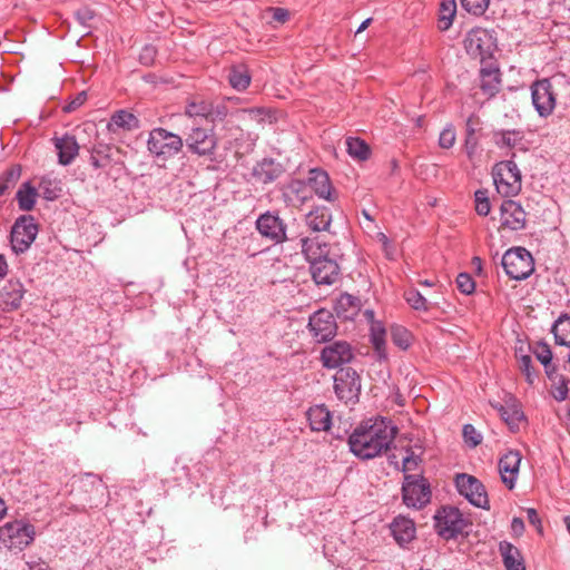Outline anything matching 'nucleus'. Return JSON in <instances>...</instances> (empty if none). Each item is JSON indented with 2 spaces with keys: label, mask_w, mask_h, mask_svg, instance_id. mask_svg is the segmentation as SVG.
Segmentation results:
<instances>
[{
  "label": "nucleus",
  "mask_w": 570,
  "mask_h": 570,
  "mask_svg": "<svg viewBox=\"0 0 570 570\" xmlns=\"http://www.w3.org/2000/svg\"><path fill=\"white\" fill-rule=\"evenodd\" d=\"M397 433L391 420L379 416L361 422L348 436L350 451L361 460H371L390 450Z\"/></svg>",
  "instance_id": "1"
},
{
  "label": "nucleus",
  "mask_w": 570,
  "mask_h": 570,
  "mask_svg": "<svg viewBox=\"0 0 570 570\" xmlns=\"http://www.w3.org/2000/svg\"><path fill=\"white\" fill-rule=\"evenodd\" d=\"M302 253L309 263V272L314 282L318 285H332L340 277L337 262L330 257L327 243H320L317 238H301Z\"/></svg>",
  "instance_id": "2"
},
{
  "label": "nucleus",
  "mask_w": 570,
  "mask_h": 570,
  "mask_svg": "<svg viewBox=\"0 0 570 570\" xmlns=\"http://www.w3.org/2000/svg\"><path fill=\"white\" fill-rule=\"evenodd\" d=\"M463 46L472 59H479L481 65H485L494 60L493 55L498 49L495 32L475 27L465 35Z\"/></svg>",
  "instance_id": "3"
},
{
  "label": "nucleus",
  "mask_w": 570,
  "mask_h": 570,
  "mask_svg": "<svg viewBox=\"0 0 570 570\" xmlns=\"http://www.w3.org/2000/svg\"><path fill=\"white\" fill-rule=\"evenodd\" d=\"M36 537L33 524L24 520H13L0 527V549L21 552Z\"/></svg>",
  "instance_id": "4"
},
{
  "label": "nucleus",
  "mask_w": 570,
  "mask_h": 570,
  "mask_svg": "<svg viewBox=\"0 0 570 570\" xmlns=\"http://www.w3.org/2000/svg\"><path fill=\"white\" fill-rule=\"evenodd\" d=\"M501 264L505 274L515 281L527 279L534 271L533 257L523 247L508 249L502 256Z\"/></svg>",
  "instance_id": "5"
},
{
  "label": "nucleus",
  "mask_w": 570,
  "mask_h": 570,
  "mask_svg": "<svg viewBox=\"0 0 570 570\" xmlns=\"http://www.w3.org/2000/svg\"><path fill=\"white\" fill-rule=\"evenodd\" d=\"M492 175L497 191L503 197H513L520 193L521 174L514 161L507 160L497 164Z\"/></svg>",
  "instance_id": "6"
},
{
  "label": "nucleus",
  "mask_w": 570,
  "mask_h": 570,
  "mask_svg": "<svg viewBox=\"0 0 570 570\" xmlns=\"http://www.w3.org/2000/svg\"><path fill=\"white\" fill-rule=\"evenodd\" d=\"M228 115V108L224 102H214L210 100L193 98L185 106V116L200 120L206 124L222 122Z\"/></svg>",
  "instance_id": "7"
},
{
  "label": "nucleus",
  "mask_w": 570,
  "mask_h": 570,
  "mask_svg": "<svg viewBox=\"0 0 570 570\" xmlns=\"http://www.w3.org/2000/svg\"><path fill=\"white\" fill-rule=\"evenodd\" d=\"M402 500L407 508L422 509L431 500V488L422 475L404 474Z\"/></svg>",
  "instance_id": "8"
},
{
  "label": "nucleus",
  "mask_w": 570,
  "mask_h": 570,
  "mask_svg": "<svg viewBox=\"0 0 570 570\" xmlns=\"http://www.w3.org/2000/svg\"><path fill=\"white\" fill-rule=\"evenodd\" d=\"M334 393L340 401L345 404H355L358 402L361 394V376L358 373L347 366L341 367L333 376Z\"/></svg>",
  "instance_id": "9"
},
{
  "label": "nucleus",
  "mask_w": 570,
  "mask_h": 570,
  "mask_svg": "<svg viewBox=\"0 0 570 570\" xmlns=\"http://www.w3.org/2000/svg\"><path fill=\"white\" fill-rule=\"evenodd\" d=\"M436 533L445 540L454 539L463 533L468 525L458 508L443 507L434 515Z\"/></svg>",
  "instance_id": "10"
},
{
  "label": "nucleus",
  "mask_w": 570,
  "mask_h": 570,
  "mask_svg": "<svg viewBox=\"0 0 570 570\" xmlns=\"http://www.w3.org/2000/svg\"><path fill=\"white\" fill-rule=\"evenodd\" d=\"M38 234V225L33 216L22 215L16 219L11 233V248L16 254L24 253L35 242Z\"/></svg>",
  "instance_id": "11"
},
{
  "label": "nucleus",
  "mask_w": 570,
  "mask_h": 570,
  "mask_svg": "<svg viewBox=\"0 0 570 570\" xmlns=\"http://www.w3.org/2000/svg\"><path fill=\"white\" fill-rule=\"evenodd\" d=\"M455 485L461 495L476 508L489 510V498L482 482L473 475L461 473L455 476Z\"/></svg>",
  "instance_id": "12"
},
{
  "label": "nucleus",
  "mask_w": 570,
  "mask_h": 570,
  "mask_svg": "<svg viewBox=\"0 0 570 570\" xmlns=\"http://www.w3.org/2000/svg\"><path fill=\"white\" fill-rule=\"evenodd\" d=\"M256 229L264 237L274 244H282L288 239L287 226L278 212L267 210L261 214L255 222Z\"/></svg>",
  "instance_id": "13"
},
{
  "label": "nucleus",
  "mask_w": 570,
  "mask_h": 570,
  "mask_svg": "<svg viewBox=\"0 0 570 570\" xmlns=\"http://www.w3.org/2000/svg\"><path fill=\"white\" fill-rule=\"evenodd\" d=\"M80 490L86 494L80 511L87 509H97L107 505L109 501V491L102 480L94 474H88L80 484Z\"/></svg>",
  "instance_id": "14"
},
{
  "label": "nucleus",
  "mask_w": 570,
  "mask_h": 570,
  "mask_svg": "<svg viewBox=\"0 0 570 570\" xmlns=\"http://www.w3.org/2000/svg\"><path fill=\"white\" fill-rule=\"evenodd\" d=\"M308 330L315 342L325 343L336 335L337 324L334 315L322 308L309 316Z\"/></svg>",
  "instance_id": "15"
},
{
  "label": "nucleus",
  "mask_w": 570,
  "mask_h": 570,
  "mask_svg": "<svg viewBox=\"0 0 570 570\" xmlns=\"http://www.w3.org/2000/svg\"><path fill=\"white\" fill-rule=\"evenodd\" d=\"M532 105L541 117H548L556 107V94L552 83L544 78L531 85Z\"/></svg>",
  "instance_id": "16"
},
{
  "label": "nucleus",
  "mask_w": 570,
  "mask_h": 570,
  "mask_svg": "<svg viewBox=\"0 0 570 570\" xmlns=\"http://www.w3.org/2000/svg\"><path fill=\"white\" fill-rule=\"evenodd\" d=\"M320 358L325 368H341L354 358V353L350 343L335 341L321 351Z\"/></svg>",
  "instance_id": "17"
},
{
  "label": "nucleus",
  "mask_w": 570,
  "mask_h": 570,
  "mask_svg": "<svg viewBox=\"0 0 570 570\" xmlns=\"http://www.w3.org/2000/svg\"><path fill=\"white\" fill-rule=\"evenodd\" d=\"M305 181L312 191V196L315 195L330 203L337 200V190L333 187L330 175L323 168H311Z\"/></svg>",
  "instance_id": "18"
},
{
  "label": "nucleus",
  "mask_w": 570,
  "mask_h": 570,
  "mask_svg": "<svg viewBox=\"0 0 570 570\" xmlns=\"http://www.w3.org/2000/svg\"><path fill=\"white\" fill-rule=\"evenodd\" d=\"M527 214L522 206L512 199L503 200L500 207V228L521 230L525 227Z\"/></svg>",
  "instance_id": "19"
},
{
  "label": "nucleus",
  "mask_w": 570,
  "mask_h": 570,
  "mask_svg": "<svg viewBox=\"0 0 570 570\" xmlns=\"http://www.w3.org/2000/svg\"><path fill=\"white\" fill-rule=\"evenodd\" d=\"M521 460L522 455L518 450H508L499 459L498 470L501 476V481L509 490H512L515 487Z\"/></svg>",
  "instance_id": "20"
},
{
  "label": "nucleus",
  "mask_w": 570,
  "mask_h": 570,
  "mask_svg": "<svg viewBox=\"0 0 570 570\" xmlns=\"http://www.w3.org/2000/svg\"><path fill=\"white\" fill-rule=\"evenodd\" d=\"M284 173V165L269 157L257 161L252 169V176L255 181L263 185L276 181Z\"/></svg>",
  "instance_id": "21"
},
{
  "label": "nucleus",
  "mask_w": 570,
  "mask_h": 570,
  "mask_svg": "<svg viewBox=\"0 0 570 570\" xmlns=\"http://www.w3.org/2000/svg\"><path fill=\"white\" fill-rule=\"evenodd\" d=\"M282 197L287 206L302 207L311 200L312 191L303 179H292L282 188Z\"/></svg>",
  "instance_id": "22"
},
{
  "label": "nucleus",
  "mask_w": 570,
  "mask_h": 570,
  "mask_svg": "<svg viewBox=\"0 0 570 570\" xmlns=\"http://www.w3.org/2000/svg\"><path fill=\"white\" fill-rule=\"evenodd\" d=\"M26 289L19 279H9L0 289V309L16 311L20 307Z\"/></svg>",
  "instance_id": "23"
},
{
  "label": "nucleus",
  "mask_w": 570,
  "mask_h": 570,
  "mask_svg": "<svg viewBox=\"0 0 570 570\" xmlns=\"http://www.w3.org/2000/svg\"><path fill=\"white\" fill-rule=\"evenodd\" d=\"M480 89L483 95L494 97L501 89V71L497 61H489L480 69Z\"/></svg>",
  "instance_id": "24"
},
{
  "label": "nucleus",
  "mask_w": 570,
  "mask_h": 570,
  "mask_svg": "<svg viewBox=\"0 0 570 570\" xmlns=\"http://www.w3.org/2000/svg\"><path fill=\"white\" fill-rule=\"evenodd\" d=\"M490 405L499 413L500 417L512 432L520 429V423L524 420V414L513 396H510L505 404L490 402Z\"/></svg>",
  "instance_id": "25"
},
{
  "label": "nucleus",
  "mask_w": 570,
  "mask_h": 570,
  "mask_svg": "<svg viewBox=\"0 0 570 570\" xmlns=\"http://www.w3.org/2000/svg\"><path fill=\"white\" fill-rule=\"evenodd\" d=\"M309 428L314 432H326L332 425V413L325 404L311 406L306 412Z\"/></svg>",
  "instance_id": "26"
},
{
  "label": "nucleus",
  "mask_w": 570,
  "mask_h": 570,
  "mask_svg": "<svg viewBox=\"0 0 570 570\" xmlns=\"http://www.w3.org/2000/svg\"><path fill=\"white\" fill-rule=\"evenodd\" d=\"M391 531L400 546H404L411 542L415 538V524L414 522L405 517H396L392 524Z\"/></svg>",
  "instance_id": "27"
},
{
  "label": "nucleus",
  "mask_w": 570,
  "mask_h": 570,
  "mask_svg": "<svg viewBox=\"0 0 570 570\" xmlns=\"http://www.w3.org/2000/svg\"><path fill=\"white\" fill-rule=\"evenodd\" d=\"M332 223V214L325 206H316L306 215V225L313 232H325Z\"/></svg>",
  "instance_id": "28"
},
{
  "label": "nucleus",
  "mask_w": 570,
  "mask_h": 570,
  "mask_svg": "<svg viewBox=\"0 0 570 570\" xmlns=\"http://www.w3.org/2000/svg\"><path fill=\"white\" fill-rule=\"evenodd\" d=\"M115 145H94L90 150V161L95 168L107 167L119 150L114 148Z\"/></svg>",
  "instance_id": "29"
},
{
  "label": "nucleus",
  "mask_w": 570,
  "mask_h": 570,
  "mask_svg": "<svg viewBox=\"0 0 570 570\" xmlns=\"http://www.w3.org/2000/svg\"><path fill=\"white\" fill-rule=\"evenodd\" d=\"M500 552L507 570H525L520 551L517 547L504 541L500 543Z\"/></svg>",
  "instance_id": "30"
},
{
  "label": "nucleus",
  "mask_w": 570,
  "mask_h": 570,
  "mask_svg": "<svg viewBox=\"0 0 570 570\" xmlns=\"http://www.w3.org/2000/svg\"><path fill=\"white\" fill-rule=\"evenodd\" d=\"M546 374L551 382V395L553 399L558 402L564 401L569 392V380L562 374L558 373L557 367L551 371H547Z\"/></svg>",
  "instance_id": "31"
},
{
  "label": "nucleus",
  "mask_w": 570,
  "mask_h": 570,
  "mask_svg": "<svg viewBox=\"0 0 570 570\" xmlns=\"http://www.w3.org/2000/svg\"><path fill=\"white\" fill-rule=\"evenodd\" d=\"M38 190L30 181L23 183L16 194L19 209L30 212L35 208Z\"/></svg>",
  "instance_id": "32"
},
{
  "label": "nucleus",
  "mask_w": 570,
  "mask_h": 570,
  "mask_svg": "<svg viewBox=\"0 0 570 570\" xmlns=\"http://www.w3.org/2000/svg\"><path fill=\"white\" fill-rule=\"evenodd\" d=\"M121 128L125 130H132L139 128V119L130 111L120 109L112 114L108 122V129Z\"/></svg>",
  "instance_id": "33"
},
{
  "label": "nucleus",
  "mask_w": 570,
  "mask_h": 570,
  "mask_svg": "<svg viewBox=\"0 0 570 570\" xmlns=\"http://www.w3.org/2000/svg\"><path fill=\"white\" fill-rule=\"evenodd\" d=\"M252 80V75L245 65L233 66L228 73L229 85L238 90L243 91L248 88Z\"/></svg>",
  "instance_id": "34"
},
{
  "label": "nucleus",
  "mask_w": 570,
  "mask_h": 570,
  "mask_svg": "<svg viewBox=\"0 0 570 570\" xmlns=\"http://www.w3.org/2000/svg\"><path fill=\"white\" fill-rule=\"evenodd\" d=\"M335 309L344 318H354L360 312V299L351 294H342Z\"/></svg>",
  "instance_id": "35"
},
{
  "label": "nucleus",
  "mask_w": 570,
  "mask_h": 570,
  "mask_svg": "<svg viewBox=\"0 0 570 570\" xmlns=\"http://www.w3.org/2000/svg\"><path fill=\"white\" fill-rule=\"evenodd\" d=\"M515 357L518 360L519 368L525 376L527 382L533 385L538 379L539 372L534 368L531 355L523 353V347L515 350Z\"/></svg>",
  "instance_id": "36"
},
{
  "label": "nucleus",
  "mask_w": 570,
  "mask_h": 570,
  "mask_svg": "<svg viewBox=\"0 0 570 570\" xmlns=\"http://www.w3.org/2000/svg\"><path fill=\"white\" fill-rule=\"evenodd\" d=\"M39 189L41 190V196L49 202L56 200L61 196V181L56 177H51L50 175H46L41 177L39 183Z\"/></svg>",
  "instance_id": "37"
},
{
  "label": "nucleus",
  "mask_w": 570,
  "mask_h": 570,
  "mask_svg": "<svg viewBox=\"0 0 570 570\" xmlns=\"http://www.w3.org/2000/svg\"><path fill=\"white\" fill-rule=\"evenodd\" d=\"M554 342L561 346L570 347V316H560L552 326Z\"/></svg>",
  "instance_id": "38"
},
{
  "label": "nucleus",
  "mask_w": 570,
  "mask_h": 570,
  "mask_svg": "<svg viewBox=\"0 0 570 570\" xmlns=\"http://www.w3.org/2000/svg\"><path fill=\"white\" fill-rule=\"evenodd\" d=\"M456 14V1L455 0H441L439 10V29L446 31L453 23V19Z\"/></svg>",
  "instance_id": "39"
},
{
  "label": "nucleus",
  "mask_w": 570,
  "mask_h": 570,
  "mask_svg": "<svg viewBox=\"0 0 570 570\" xmlns=\"http://www.w3.org/2000/svg\"><path fill=\"white\" fill-rule=\"evenodd\" d=\"M529 350L534 354L535 358L543 365L544 372L551 371L557 366L552 363V351L546 342H537L529 346Z\"/></svg>",
  "instance_id": "40"
},
{
  "label": "nucleus",
  "mask_w": 570,
  "mask_h": 570,
  "mask_svg": "<svg viewBox=\"0 0 570 570\" xmlns=\"http://www.w3.org/2000/svg\"><path fill=\"white\" fill-rule=\"evenodd\" d=\"M20 175L21 168L18 165L9 167L0 175V197L17 184Z\"/></svg>",
  "instance_id": "41"
},
{
  "label": "nucleus",
  "mask_w": 570,
  "mask_h": 570,
  "mask_svg": "<svg viewBox=\"0 0 570 570\" xmlns=\"http://www.w3.org/2000/svg\"><path fill=\"white\" fill-rule=\"evenodd\" d=\"M483 127L480 118L471 115L465 122V139L464 142H478V140L484 138L482 132Z\"/></svg>",
  "instance_id": "42"
},
{
  "label": "nucleus",
  "mask_w": 570,
  "mask_h": 570,
  "mask_svg": "<svg viewBox=\"0 0 570 570\" xmlns=\"http://www.w3.org/2000/svg\"><path fill=\"white\" fill-rule=\"evenodd\" d=\"M371 343L379 360H386V347H385V330L381 326H372L371 330Z\"/></svg>",
  "instance_id": "43"
},
{
  "label": "nucleus",
  "mask_w": 570,
  "mask_h": 570,
  "mask_svg": "<svg viewBox=\"0 0 570 570\" xmlns=\"http://www.w3.org/2000/svg\"><path fill=\"white\" fill-rule=\"evenodd\" d=\"M183 145H148V149L155 155L159 166H164L167 156L178 154Z\"/></svg>",
  "instance_id": "44"
},
{
  "label": "nucleus",
  "mask_w": 570,
  "mask_h": 570,
  "mask_svg": "<svg viewBox=\"0 0 570 570\" xmlns=\"http://www.w3.org/2000/svg\"><path fill=\"white\" fill-rule=\"evenodd\" d=\"M391 340L401 350H407L412 343V334L404 326L391 327Z\"/></svg>",
  "instance_id": "45"
},
{
  "label": "nucleus",
  "mask_w": 570,
  "mask_h": 570,
  "mask_svg": "<svg viewBox=\"0 0 570 570\" xmlns=\"http://www.w3.org/2000/svg\"><path fill=\"white\" fill-rule=\"evenodd\" d=\"M404 298L416 311L428 312L430 308L428 299L416 288L407 289L404 293Z\"/></svg>",
  "instance_id": "46"
},
{
  "label": "nucleus",
  "mask_w": 570,
  "mask_h": 570,
  "mask_svg": "<svg viewBox=\"0 0 570 570\" xmlns=\"http://www.w3.org/2000/svg\"><path fill=\"white\" fill-rule=\"evenodd\" d=\"M57 148L58 161L67 166L73 161L79 154L80 145H55Z\"/></svg>",
  "instance_id": "47"
},
{
  "label": "nucleus",
  "mask_w": 570,
  "mask_h": 570,
  "mask_svg": "<svg viewBox=\"0 0 570 570\" xmlns=\"http://www.w3.org/2000/svg\"><path fill=\"white\" fill-rule=\"evenodd\" d=\"M475 212L480 216H488L491 210V204L487 189H478L474 193Z\"/></svg>",
  "instance_id": "48"
},
{
  "label": "nucleus",
  "mask_w": 570,
  "mask_h": 570,
  "mask_svg": "<svg viewBox=\"0 0 570 570\" xmlns=\"http://www.w3.org/2000/svg\"><path fill=\"white\" fill-rule=\"evenodd\" d=\"M75 18L87 30L86 35H88L91 28L90 21L96 18V11L88 6H82L75 11Z\"/></svg>",
  "instance_id": "49"
},
{
  "label": "nucleus",
  "mask_w": 570,
  "mask_h": 570,
  "mask_svg": "<svg viewBox=\"0 0 570 570\" xmlns=\"http://www.w3.org/2000/svg\"><path fill=\"white\" fill-rule=\"evenodd\" d=\"M210 126H193L191 132L189 134L187 138V142H205L213 134L214 126L213 124H209Z\"/></svg>",
  "instance_id": "50"
},
{
  "label": "nucleus",
  "mask_w": 570,
  "mask_h": 570,
  "mask_svg": "<svg viewBox=\"0 0 570 570\" xmlns=\"http://www.w3.org/2000/svg\"><path fill=\"white\" fill-rule=\"evenodd\" d=\"M490 0H461L462 8L473 16H482Z\"/></svg>",
  "instance_id": "51"
},
{
  "label": "nucleus",
  "mask_w": 570,
  "mask_h": 570,
  "mask_svg": "<svg viewBox=\"0 0 570 570\" xmlns=\"http://www.w3.org/2000/svg\"><path fill=\"white\" fill-rule=\"evenodd\" d=\"M463 440L471 449L476 448L482 442V435L472 424H464L462 430Z\"/></svg>",
  "instance_id": "52"
},
{
  "label": "nucleus",
  "mask_w": 570,
  "mask_h": 570,
  "mask_svg": "<svg viewBox=\"0 0 570 570\" xmlns=\"http://www.w3.org/2000/svg\"><path fill=\"white\" fill-rule=\"evenodd\" d=\"M249 114L253 119L259 121V122H268L273 124L277 119V111L273 109H266V108H253L249 109Z\"/></svg>",
  "instance_id": "53"
},
{
  "label": "nucleus",
  "mask_w": 570,
  "mask_h": 570,
  "mask_svg": "<svg viewBox=\"0 0 570 570\" xmlns=\"http://www.w3.org/2000/svg\"><path fill=\"white\" fill-rule=\"evenodd\" d=\"M456 286L465 295H470L475 291V282L469 273H460L458 275Z\"/></svg>",
  "instance_id": "54"
},
{
  "label": "nucleus",
  "mask_w": 570,
  "mask_h": 570,
  "mask_svg": "<svg viewBox=\"0 0 570 570\" xmlns=\"http://www.w3.org/2000/svg\"><path fill=\"white\" fill-rule=\"evenodd\" d=\"M347 154L360 161L366 160L371 156L370 145H346Z\"/></svg>",
  "instance_id": "55"
},
{
  "label": "nucleus",
  "mask_w": 570,
  "mask_h": 570,
  "mask_svg": "<svg viewBox=\"0 0 570 570\" xmlns=\"http://www.w3.org/2000/svg\"><path fill=\"white\" fill-rule=\"evenodd\" d=\"M168 138H176L177 142H183L181 138L170 131L163 128H155L149 132L147 142H159Z\"/></svg>",
  "instance_id": "56"
},
{
  "label": "nucleus",
  "mask_w": 570,
  "mask_h": 570,
  "mask_svg": "<svg viewBox=\"0 0 570 570\" xmlns=\"http://www.w3.org/2000/svg\"><path fill=\"white\" fill-rule=\"evenodd\" d=\"M406 456L403 459L402 471L406 474L407 471L415 470L421 463V456L416 455L410 448L406 449Z\"/></svg>",
  "instance_id": "57"
},
{
  "label": "nucleus",
  "mask_w": 570,
  "mask_h": 570,
  "mask_svg": "<svg viewBox=\"0 0 570 570\" xmlns=\"http://www.w3.org/2000/svg\"><path fill=\"white\" fill-rule=\"evenodd\" d=\"M88 98V95H87V91L82 90L80 92H78L71 101H69L68 104H66L63 107H62V110L67 114H70V112H73L75 110H77L79 107H81L86 100Z\"/></svg>",
  "instance_id": "58"
},
{
  "label": "nucleus",
  "mask_w": 570,
  "mask_h": 570,
  "mask_svg": "<svg viewBox=\"0 0 570 570\" xmlns=\"http://www.w3.org/2000/svg\"><path fill=\"white\" fill-rule=\"evenodd\" d=\"M157 50L154 46H145L139 55V61L144 66H150L155 61Z\"/></svg>",
  "instance_id": "59"
},
{
  "label": "nucleus",
  "mask_w": 570,
  "mask_h": 570,
  "mask_svg": "<svg viewBox=\"0 0 570 570\" xmlns=\"http://www.w3.org/2000/svg\"><path fill=\"white\" fill-rule=\"evenodd\" d=\"M525 512L529 523L537 529L539 534H542L543 528L538 511L534 508H528Z\"/></svg>",
  "instance_id": "60"
},
{
  "label": "nucleus",
  "mask_w": 570,
  "mask_h": 570,
  "mask_svg": "<svg viewBox=\"0 0 570 570\" xmlns=\"http://www.w3.org/2000/svg\"><path fill=\"white\" fill-rule=\"evenodd\" d=\"M523 139V132L519 130H507L500 132V142H518Z\"/></svg>",
  "instance_id": "61"
},
{
  "label": "nucleus",
  "mask_w": 570,
  "mask_h": 570,
  "mask_svg": "<svg viewBox=\"0 0 570 570\" xmlns=\"http://www.w3.org/2000/svg\"><path fill=\"white\" fill-rule=\"evenodd\" d=\"M455 129L453 125L449 124L444 127V129L440 132L438 142H455Z\"/></svg>",
  "instance_id": "62"
},
{
  "label": "nucleus",
  "mask_w": 570,
  "mask_h": 570,
  "mask_svg": "<svg viewBox=\"0 0 570 570\" xmlns=\"http://www.w3.org/2000/svg\"><path fill=\"white\" fill-rule=\"evenodd\" d=\"M216 145H187L189 151L197 155H212Z\"/></svg>",
  "instance_id": "63"
},
{
  "label": "nucleus",
  "mask_w": 570,
  "mask_h": 570,
  "mask_svg": "<svg viewBox=\"0 0 570 570\" xmlns=\"http://www.w3.org/2000/svg\"><path fill=\"white\" fill-rule=\"evenodd\" d=\"M269 11L273 13V16H272L273 19L275 21H278V22H282V23L287 21L288 18H289V13H288L287 9L279 8V7H274V8H269Z\"/></svg>",
  "instance_id": "64"
}]
</instances>
